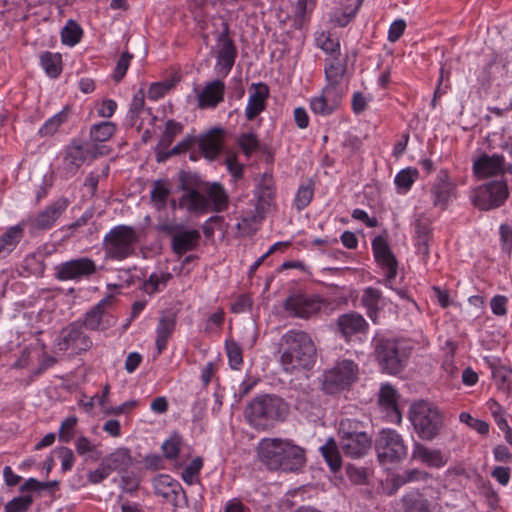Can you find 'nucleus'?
<instances>
[{
  "instance_id": "obj_1",
  "label": "nucleus",
  "mask_w": 512,
  "mask_h": 512,
  "mask_svg": "<svg viewBox=\"0 0 512 512\" xmlns=\"http://www.w3.org/2000/svg\"><path fill=\"white\" fill-rule=\"evenodd\" d=\"M258 454L261 462L271 470L296 471L305 463L304 450L281 439H263Z\"/></svg>"
},
{
  "instance_id": "obj_2",
  "label": "nucleus",
  "mask_w": 512,
  "mask_h": 512,
  "mask_svg": "<svg viewBox=\"0 0 512 512\" xmlns=\"http://www.w3.org/2000/svg\"><path fill=\"white\" fill-rule=\"evenodd\" d=\"M284 350L280 362L286 372L310 369L316 359V348L304 331L290 330L282 337Z\"/></svg>"
},
{
  "instance_id": "obj_3",
  "label": "nucleus",
  "mask_w": 512,
  "mask_h": 512,
  "mask_svg": "<svg viewBox=\"0 0 512 512\" xmlns=\"http://www.w3.org/2000/svg\"><path fill=\"white\" fill-rule=\"evenodd\" d=\"M289 412L284 400L275 395H262L254 398L246 408L248 422L259 430H266L284 421Z\"/></svg>"
},
{
  "instance_id": "obj_4",
  "label": "nucleus",
  "mask_w": 512,
  "mask_h": 512,
  "mask_svg": "<svg viewBox=\"0 0 512 512\" xmlns=\"http://www.w3.org/2000/svg\"><path fill=\"white\" fill-rule=\"evenodd\" d=\"M339 446L345 456L360 459L368 454L372 446L366 425L357 419L345 418L339 423Z\"/></svg>"
},
{
  "instance_id": "obj_5",
  "label": "nucleus",
  "mask_w": 512,
  "mask_h": 512,
  "mask_svg": "<svg viewBox=\"0 0 512 512\" xmlns=\"http://www.w3.org/2000/svg\"><path fill=\"white\" fill-rule=\"evenodd\" d=\"M410 421L420 438L434 439L444 425L442 412L432 403L419 401L410 408Z\"/></svg>"
},
{
  "instance_id": "obj_6",
  "label": "nucleus",
  "mask_w": 512,
  "mask_h": 512,
  "mask_svg": "<svg viewBox=\"0 0 512 512\" xmlns=\"http://www.w3.org/2000/svg\"><path fill=\"white\" fill-rule=\"evenodd\" d=\"M138 235L133 227L118 225L113 227L103 238L105 258L121 261L135 253Z\"/></svg>"
},
{
  "instance_id": "obj_7",
  "label": "nucleus",
  "mask_w": 512,
  "mask_h": 512,
  "mask_svg": "<svg viewBox=\"0 0 512 512\" xmlns=\"http://www.w3.org/2000/svg\"><path fill=\"white\" fill-rule=\"evenodd\" d=\"M411 348L400 340L379 339L375 345V357L388 374H397L403 370L410 355Z\"/></svg>"
},
{
  "instance_id": "obj_8",
  "label": "nucleus",
  "mask_w": 512,
  "mask_h": 512,
  "mask_svg": "<svg viewBox=\"0 0 512 512\" xmlns=\"http://www.w3.org/2000/svg\"><path fill=\"white\" fill-rule=\"evenodd\" d=\"M375 451L381 465L394 464L407 457L408 449L403 437L393 429H382L375 439Z\"/></svg>"
},
{
  "instance_id": "obj_9",
  "label": "nucleus",
  "mask_w": 512,
  "mask_h": 512,
  "mask_svg": "<svg viewBox=\"0 0 512 512\" xmlns=\"http://www.w3.org/2000/svg\"><path fill=\"white\" fill-rule=\"evenodd\" d=\"M358 365L352 360L338 361L333 368L323 374L322 388L328 394H334L356 381Z\"/></svg>"
},
{
  "instance_id": "obj_10",
  "label": "nucleus",
  "mask_w": 512,
  "mask_h": 512,
  "mask_svg": "<svg viewBox=\"0 0 512 512\" xmlns=\"http://www.w3.org/2000/svg\"><path fill=\"white\" fill-rule=\"evenodd\" d=\"M509 195L505 181H491L474 190L473 204L480 210H491L504 204Z\"/></svg>"
},
{
  "instance_id": "obj_11",
  "label": "nucleus",
  "mask_w": 512,
  "mask_h": 512,
  "mask_svg": "<svg viewBox=\"0 0 512 512\" xmlns=\"http://www.w3.org/2000/svg\"><path fill=\"white\" fill-rule=\"evenodd\" d=\"M326 302L317 295L293 294L289 296L284 304L289 315L308 319L319 313Z\"/></svg>"
},
{
  "instance_id": "obj_12",
  "label": "nucleus",
  "mask_w": 512,
  "mask_h": 512,
  "mask_svg": "<svg viewBox=\"0 0 512 512\" xmlns=\"http://www.w3.org/2000/svg\"><path fill=\"white\" fill-rule=\"evenodd\" d=\"M92 346L90 338L83 333L81 325L71 323L63 328L56 340V352L72 350L74 353L87 351Z\"/></svg>"
},
{
  "instance_id": "obj_13",
  "label": "nucleus",
  "mask_w": 512,
  "mask_h": 512,
  "mask_svg": "<svg viewBox=\"0 0 512 512\" xmlns=\"http://www.w3.org/2000/svg\"><path fill=\"white\" fill-rule=\"evenodd\" d=\"M95 262L88 257H81L62 262L55 267V277L60 281H79L96 273Z\"/></svg>"
},
{
  "instance_id": "obj_14",
  "label": "nucleus",
  "mask_w": 512,
  "mask_h": 512,
  "mask_svg": "<svg viewBox=\"0 0 512 512\" xmlns=\"http://www.w3.org/2000/svg\"><path fill=\"white\" fill-rule=\"evenodd\" d=\"M114 296L109 294L99 301L85 314L83 324L90 330H105L115 324L114 318L109 314L113 306Z\"/></svg>"
},
{
  "instance_id": "obj_15",
  "label": "nucleus",
  "mask_w": 512,
  "mask_h": 512,
  "mask_svg": "<svg viewBox=\"0 0 512 512\" xmlns=\"http://www.w3.org/2000/svg\"><path fill=\"white\" fill-rule=\"evenodd\" d=\"M237 57V49L227 35L223 32L218 36V44L216 50L215 71L219 77L225 78L234 66Z\"/></svg>"
},
{
  "instance_id": "obj_16",
  "label": "nucleus",
  "mask_w": 512,
  "mask_h": 512,
  "mask_svg": "<svg viewBox=\"0 0 512 512\" xmlns=\"http://www.w3.org/2000/svg\"><path fill=\"white\" fill-rule=\"evenodd\" d=\"M155 493L163 497L173 506H180V497L185 505H188V498L181 484L166 474H160L153 480Z\"/></svg>"
},
{
  "instance_id": "obj_17",
  "label": "nucleus",
  "mask_w": 512,
  "mask_h": 512,
  "mask_svg": "<svg viewBox=\"0 0 512 512\" xmlns=\"http://www.w3.org/2000/svg\"><path fill=\"white\" fill-rule=\"evenodd\" d=\"M372 249L377 263L385 270L387 281L397 275V260L385 237L379 235L372 241Z\"/></svg>"
},
{
  "instance_id": "obj_18",
  "label": "nucleus",
  "mask_w": 512,
  "mask_h": 512,
  "mask_svg": "<svg viewBox=\"0 0 512 512\" xmlns=\"http://www.w3.org/2000/svg\"><path fill=\"white\" fill-rule=\"evenodd\" d=\"M342 97V93L323 88L319 96L310 100V109L315 115L329 116L339 108Z\"/></svg>"
},
{
  "instance_id": "obj_19",
  "label": "nucleus",
  "mask_w": 512,
  "mask_h": 512,
  "mask_svg": "<svg viewBox=\"0 0 512 512\" xmlns=\"http://www.w3.org/2000/svg\"><path fill=\"white\" fill-rule=\"evenodd\" d=\"M181 190L184 191L179 199L178 207L186 209L189 213L204 214L209 212V201L207 197L194 188H188L183 182Z\"/></svg>"
},
{
  "instance_id": "obj_20",
  "label": "nucleus",
  "mask_w": 512,
  "mask_h": 512,
  "mask_svg": "<svg viewBox=\"0 0 512 512\" xmlns=\"http://www.w3.org/2000/svg\"><path fill=\"white\" fill-rule=\"evenodd\" d=\"M88 151L79 144H71L67 147L60 168L62 177L68 179L75 175L86 160Z\"/></svg>"
},
{
  "instance_id": "obj_21",
  "label": "nucleus",
  "mask_w": 512,
  "mask_h": 512,
  "mask_svg": "<svg viewBox=\"0 0 512 512\" xmlns=\"http://www.w3.org/2000/svg\"><path fill=\"white\" fill-rule=\"evenodd\" d=\"M67 206L68 201L66 199H58L31 220L32 226L38 230L50 229L66 210Z\"/></svg>"
},
{
  "instance_id": "obj_22",
  "label": "nucleus",
  "mask_w": 512,
  "mask_h": 512,
  "mask_svg": "<svg viewBox=\"0 0 512 512\" xmlns=\"http://www.w3.org/2000/svg\"><path fill=\"white\" fill-rule=\"evenodd\" d=\"M268 96L269 88L266 84L257 83L252 85L245 108V116L249 121L255 119L265 110Z\"/></svg>"
},
{
  "instance_id": "obj_23",
  "label": "nucleus",
  "mask_w": 512,
  "mask_h": 512,
  "mask_svg": "<svg viewBox=\"0 0 512 512\" xmlns=\"http://www.w3.org/2000/svg\"><path fill=\"white\" fill-rule=\"evenodd\" d=\"M176 327V313L172 310L162 311L156 328L155 345L157 353L161 354L167 347L169 338Z\"/></svg>"
},
{
  "instance_id": "obj_24",
  "label": "nucleus",
  "mask_w": 512,
  "mask_h": 512,
  "mask_svg": "<svg viewBox=\"0 0 512 512\" xmlns=\"http://www.w3.org/2000/svg\"><path fill=\"white\" fill-rule=\"evenodd\" d=\"M411 458L432 468H441L448 460L441 450L429 448L419 442L414 443Z\"/></svg>"
},
{
  "instance_id": "obj_25",
  "label": "nucleus",
  "mask_w": 512,
  "mask_h": 512,
  "mask_svg": "<svg viewBox=\"0 0 512 512\" xmlns=\"http://www.w3.org/2000/svg\"><path fill=\"white\" fill-rule=\"evenodd\" d=\"M504 157L502 155L482 154L473 163V171L479 178H487L503 173Z\"/></svg>"
},
{
  "instance_id": "obj_26",
  "label": "nucleus",
  "mask_w": 512,
  "mask_h": 512,
  "mask_svg": "<svg viewBox=\"0 0 512 512\" xmlns=\"http://www.w3.org/2000/svg\"><path fill=\"white\" fill-rule=\"evenodd\" d=\"M225 84L216 79L206 84L198 95V106L201 109L215 108L224 99Z\"/></svg>"
},
{
  "instance_id": "obj_27",
  "label": "nucleus",
  "mask_w": 512,
  "mask_h": 512,
  "mask_svg": "<svg viewBox=\"0 0 512 512\" xmlns=\"http://www.w3.org/2000/svg\"><path fill=\"white\" fill-rule=\"evenodd\" d=\"M200 238L201 235L198 230L183 228L171 239L172 251L179 256L192 251L198 246Z\"/></svg>"
},
{
  "instance_id": "obj_28",
  "label": "nucleus",
  "mask_w": 512,
  "mask_h": 512,
  "mask_svg": "<svg viewBox=\"0 0 512 512\" xmlns=\"http://www.w3.org/2000/svg\"><path fill=\"white\" fill-rule=\"evenodd\" d=\"M452 184L449 180L447 171L441 170L437 176V180L431 189L433 204L435 207L445 209L451 200Z\"/></svg>"
},
{
  "instance_id": "obj_29",
  "label": "nucleus",
  "mask_w": 512,
  "mask_h": 512,
  "mask_svg": "<svg viewBox=\"0 0 512 512\" xmlns=\"http://www.w3.org/2000/svg\"><path fill=\"white\" fill-rule=\"evenodd\" d=\"M337 326L342 336L349 338L352 335L364 332L368 324L362 315L350 312L339 316Z\"/></svg>"
},
{
  "instance_id": "obj_30",
  "label": "nucleus",
  "mask_w": 512,
  "mask_h": 512,
  "mask_svg": "<svg viewBox=\"0 0 512 512\" xmlns=\"http://www.w3.org/2000/svg\"><path fill=\"white\" fill-rule=\"evenodd\" d=\"M222 135L223 130L215 128L200 137L198 145L205 158L213 160L220 154L222 150Z\"/></svg>"
},
{
  "instance_id": "obj_31",
  "label": "nucleus",
  "mask_w": 512,
  "mask_h": 512,
  "mask_svg": "<svg viewBox=\"0 0 512 512\" xmlns=\"http://www.w3.org/2000/svg\"><path fill=\"white\" fill-rule=\"evenodd\" d=\"M431 478V475L421 469L412 468L403 470L400 473L394 474L391 477V485L393 492L397 491L400 487L417 482H426Z\"/></svg>"
},
{
  "instance_id": "obj_32",
  "label": "nucleus",
  "mask_w": 512,
  "mask_h": 512,
  "mask_svg": "<svg viewBox=\"0 0 512 512\" xmlns=\"http://www.w3.org/2000/svg\"><path fill=\"white\" fill-rule=\"evenodd\" d=\"M24 237V224H17L0 236V258L9 255Z\"/></svg>"
},
{
  "instance_id": "obj_33",
  "label": "nucleus",
  "mask_w": 512,
  "mask_h": 512,
  "mask_svg": "<svg viewBox=\"0 0 512 512\" xmlns=\"http://www.w3.org/2000/svg\"><path fill=\"white\" fill-rule=\"evenodd\" d=\"M109 471L123 472L132 464V458L127 448H118L102 460Z\"/></svg>"
},
{
  "instance_id": "obj_34",
  "label": "nucleus",
  "mask_w": 512,
  "mask_h": 512,
  "mask_svg": "<svg viewBox=\"0 0 512 512\" xmlns=\"http://www.w3.org/2000/svg\"><path fill=\"white\" fill-rule=\"evenodd\" d=\"M206 197L210 205L209 211L219 213L225 211L228 208V195L219 183H213L207 189Z\"/></svg>"
},
{
  "instance_id": "obj_35",
  "label": "nucleus",
  "mask_w": 512,
  "mask_h": 512,
  "mask_svg": "<svg viewBox=\"0 0 512 512\" xmlns=\"http://www.w3.org/2000/svg\"><path fill=\"white\" fill-rule=\"evenodd\" d=\"M345 66L338 60L332 61L325 68V77L327 84L324 88H331L333 91L344 94L341 82L345 73Z\"/></svg>"
},
{
  "instance_id": "obj_36",
  "label": "nucleus",
  "mask_w": 512,
  "mask_h": 512,
  "mask_svg": "<svg viewBox=\"0 0 512 512\" xmlns=\"http://www.w3.org/2000/svg\"><path fill=\"white\" fill-rule=\"evenodd\" d=\"M320 452L332 472H337L341 468V455L333 437L328 438L325 444L320 447Z\"/></svg>"
},
{
  "instance_id": "obj_37",
  "label": "nucleus",
  "mask_w": 512,
  "mask_h": 512,
  "mask_svg": "<svg viewBox=\"0 0 512 512\" xmlns=\"http://www.w3.org/2000/svg\"><path fill=\"white\" fill-rule=\"evenodd\" d=\"M381 298V291L372 287L366 288L361 298V302L367 310L368 317L374 323L377 322Z\"/></svg>"
},
{
  "instance_id": "obj_38",
  "label": "nucleus",
  "mask_w": 512,
  "mask_h": 512,
  "mask_svg": "<svg viewBox=\"0 0 512 512\" xmlns=\"http://www.w3.org/2000/svg\"><path fill=\"white\" fill-rule=\"evenodd\" d=\"M170 195V185L168 180L158 179L153 182V188L150 191V200L157 210L165 208Z\"/></svg>"
},
{
  "instance_id": "obj_39",
  "label": "nucleus",
  "mask_w": 512,
  "mask_h": 512,
  "mask_svg": "<svg viewBox=\"0 0 512 512\" xmlns=\"http://www.w3.org/2000/svg\"><path fill=\"white\" fill-rule=\"evenodd\" d=\"M379 403L387 410H391L397 417V421H401V414L397 407V393L391 385H383L379 392Z\"/></svg>"
},
{
  "instance_id": "obj_40",
  "label": "nucleus",
  "mask_w": 512,
  "mask_h": 512,
  "mask_svg": "<svg viewBox=\"0 0 512 512\" xmlns=\"http://www.w3.org/2000/svg\"><path fill=\"white\" fill-rule=\"evenodd\" d=\"M171 279L172 274L168 272L152 273L144 282L143 289L146 293L152 295L156 292L162 291Z\"/></svg>"
},
{
  "instance_id": "obj_41",
  "label": "nucleus",
  "mask_w": 512,
  "mask_h": 512,
  "mask_svg": "<svg viewBox=\"0 0 512 512\" xmlns=\"http://www.w3.org/2000/svg\"><path fill=\"white\" fill-rule=\"evenodd\" d=\"M40 63L48 76L55 78L61 72V56L57 53L46 51L40 56Z\"/></svg>"
},
{
  "instance_id": "obj_42",
  "label": "nucleus",
  "mask_w": 512,
  "mask_h": 512,
  "mask_svg": "<svg viewBox=\"0 0 512 512\" xmlns=\"http://www.w3.org/2000/svg\"><path fill=\"white\" fill-rule=\"evenodd\" d=\"M402 502L405 512H430L429 502L418 492L405 495Z\"/></svg>"
},
{
  "instance_id": "obj_43",
  "label": "nucleus",
  "mask_w": 512,
  "mask_h": 512,
  "mask_svg": "<svg viewBox=\"0 0 512 512\" xmlns=\"http://www.w3.org/2000/svg\"><path fill=\"white\" fill-rule=\"evenodd\" d=\"M419 172L415 168H405L399 171L395 176V184L401 193H406L413 183L418 179Z\"/></svg>"
},
{
  "instance_id": "obj_44",
  "label": "nucleus",
  "mask_w": 512,
  "mask_h": 512,
  "mask_svg": "<svg viewBox=\"0 0 512 512\" xmlns=\"http://www.w3.org/2000/svg\"><path fill=\"white\" fill-rule=\"evenodd\" d=\"M116 131L114 123L105 121L94 124L90 129V138L93 142H105L109 140Z\"/></svg>"
},
{
  "instance_id": "obj_45",
  "label": "nucleus",
  "mask_w": 512,
  "mask_h": 512,
  "mask_svg": "<svg viewBox=\"0 0 512 512\" xmlns=\"http://www.w3.org/2000/svg\"><path fill=\"white\" fill-rule=\"evenodd\" d=\"M82 36V29L73 20H69L61 31L62 42L69 46L76 45Z\"/></svg>"
},
{
  "instance_id": "obj_46",
  "label": "nucleus",
  "mask_w": 512,
  "mask_h": 512,
  "mask_svg": "<svg viewBox=\"0 0 512 512\" xmlns=\"http://www.w3.org/2000/svg\"><path fill=\"white\" fill-rule=\"evenodd\" d=\"M183 126L174 120H169L166 123L165 131L159 141L158 147L167 148L171 145L174 137L182 132Z\"/></svg>"
},
{
  "instance_id": "obj_47",
  "label": "nucleus",
  "mask_w": 512,
  "mask_h": 512,
  "mask_svg": "<svg viewBox=\"0 0 512 512\" xmlns=\"http://www.w3.org/2000/svg\"><path fill=\"white\" fill-rule=\"evenodd\" d=\"M66 121V114L61 111L49 118L39 129L41 136H52L59 127Z\"/></svg>"
},
{
  "instance_id": "obj_48",
  "label": "nucleus",
  "mask_w": 512,
  "mask_h": 512,
  "mask_svg": "<svg viewBox=\"0 0 512 512\" xmlns=\"http://www.w3.org/2000/svg\"><path fill=\"white\" fill-rule=\"evenodd\" d=\"M238 145L246 156H250L252 153L258 150L259 140L256 134L252 132L243 133L238 138Z\"/></svg>"
},
{
  "instance_id": "obj_49",
  "label": "nucleus",
  "mask_w": 512,
  "mask_h": 512,
  "mask_svg": "<svg viewBox=\"0 0 512 512\" xmlns=\"http://www.w3.org/2000/svg\"><path fill=\"white\" fill-rule=\"evenodd\" d=\"M75 448L79 455L90 454V457L94 460L100 458L101 453L97 450L96 445L92 444L91 441L84 436L77 438L75 441Z\"/></svg>"
},
{
  "instance_id": "obj_50",
  "label": "nucleus",
  "mask_w": 512,
  "mask_h": 512,
  "mask_svg": "<svg viewBox=\"0 0 512 512\" xmlns=\"http://www.w3.org/2000/svg\"><path fill=\"white\" fill-rule=\"evenodd\" d=\"M33 502L31 495L13 498L5 505V512H26Z\"/></svg>"
},
{
  "instance_id": "obj_51",
  "label": "nucleus",
  "mask_w": 512,
  "mask_h": 512,
  "mask_svg": "<svg viewBox=\"0 0 512 512\" xmlns=\"http://www.w3.org/2000/svg\"><path fill=\"white\" fill-rule=\"evenodd\" d=\"M182 439L178 434H173L162 444V450L166 458L175 459L180 452Z\"/></svg>"
},
{
  "instance_id": "obj_52",
  "label": "nucleus",
  "mask_w": 512,
  "mask_h": 512,
  "mask_svg": "<svg viewBox=\"0 0 512 512\" xmlns=\"http://www.w3.org/2000/svg\"><path fill=\"white\" fill-rule=\"evenodd\" d=\"M203 466V461L201 458L197 457L192 460V462L187 465L184 470L182 471V479L187 484L192 485L197 475L199 474L201 468Z\"/></svg>"
},
{
  "instance_id": "obj_53",
  "label": "nucleus",
  "mask_w": 512,
  "mask_h": 512,
  "mask_svg": "<svg viewBox=\"0 0 512 512\" xmlns=\"http://www.w3.org/2000/svg\"><path fill=\"white\" fill-rule=\"evenodd\" d=\"M313 193V188L310 185L299 187L295 196V205L298 210H302L309 205L312 200Z\"/></svg>"
},
{
  "instance_id": "obj_54",
  "label": "nucleus",
  "mask_w": 512,
  "mask_h": 512,
  "mask_svg": "<svg viewBox=\"0 0 512 512\" xmlns=\"http://www.w3.org/2000/svg\"><path fill=\"white\" fill-rule=\"evenodd\" d=\"M77 423V418L74 416L67 417L61 424L59 429V438L61 441L68 443L73 438V430Z\"/></svg>"
},
{
  "instance_id": "obj_55",
  "label": "nucleus",
  "mask_w": 512,
  "mask_h": 512,
  "mask_svg": "<svg viewBox=\"0 0 512 512\" xmlns=\"http://www.w3.org/2000/svg\"><path fill=\"white\" fill-rule=\"evenodd\" d=\"M227 355L229 358L230 366L233 369H237L238 366L242 363V352L240 347L235 342H228L226 344Z\"/></svg>"
},
{
  "instance_id": "obj_56",
  "label": "nucleus",
  "mask_w": 512,
  "mask_h": 512,
  "mask_svg": "<svg viewBox=\"0 0 512 512\" xmlns=\"http://www.w3.org/2000/svg\"><path fill=\"white\" fill-rule=\"evenodd\" d=\"M184 228L183 224L177 223L175 221L169 219H163L159 221L156 226V229L164 234L170 235L171 238L178 232H180Z\"/></svg>"
},
{
  "instance_id": "obj_57",
  "label": "nucleus",
  "mask_w": 512,
  "mask_h": 512,
  "mask_svg": "<svg viewBox=\"0 0 512 512\" xmlns=\"http://www.w3.org/2000/svg\"><path fill=\"white\" fill-rule=\"evenodd\" d=\"M131 59L132 55L129 52L122 53L114 72V79L116 82H119L125 76Z\"/></svg>"
},
{
  "instance_id": "obj_58",
  "label": "nucleus",
  "mask_w": 512,
  "mask_h": 512,
  "mask_svg": "<svg viewBox=\"0 0 512 512\" xmlns=\"http://www.w3.org/2000/svg\"><path fill=\"white\" fill-rule=\"evenodd\" d=\"M508 299L502 295L494 296L490 301V307L493 314L497 316H504L507 313Z\"/></svg>"
},
{
  "instance_id": "obj_59",
  "label": "nucleus",
  "mask_w": 512,
  "mask_h": 512,
  "mask_svg": "<svg viewBox=\"0 0 512 512\" xmlns=\"http://www.w3.org/2000/svg\"><path fill=\"white\" fill-rule=\"evenodd\" d=\"M258 197L262 201H267L273 197L272 179L270 176H263L259 185Z\"/></svg>"
},
{
  "instance_id": "obj_60",
  "label": "nucleus",
  "mask_w": 512,
  "mask_h": 512,
  "mask_svg": "<svg viewBox=\"0 0 512 512\" xmlns=\"http://www.w3.org/2000/svg\"><path fill=\"white\" fill-rule=\"evenodd\" d=\"M59 458L61 459V468L63 471L72 469L75 457L70 448L62 447L58 450Z\"/></svg>"
},
{
  "instance_id": "obj_61",
  "label": "nucleus",
  "mask_w": 512,
  "mask_h": 512,
  "mask_svg": "<svg viewBox=\"0 0 512 512\" xmlns=\"http://www.w3.org/2000/svg\"><path fill=\"white\" fill-rule=\"evenodd\" d=\"M406 23L402 19L395 20L389 27L388 40L390 42H396L404 33Z\"/></svg>"
},
{
  "instance_id": "obj_62",
  "label": "nucleus",
  "mask_w": 512,
  "mask_h": 512,
  "mask_svg": "<svg viewBox=\"0 0 512 512\" xmlns=\"http://www.w3.org/2000/svg\"><path fill=\"white\" fill-rule=\"evenodd\" d=\"M110 474L111 472L109 471L107 466L104 464L103 461H101L99 467L88 474V480L92 484H98L102 482L104 479H106Z\"/></svg>"
},
{
  "instance_id": "obj_63",
  "label": "nucleus",
  "mask_w": 512,
  "mask_h": 512,
  "mask_svg": "<svg viewBox=\"0 0 512 512\" xmlns=\"http://www.w3.org/2000/svg\"><path fill=\"white\" fill-rule=\"evenodd\" d=\"M371 98H367L361 92H355L352 96V110L355 114H361L367 108V103Z\"/></svg>"
},
{
  "instance_id": "obj_64",
  "label": "nucleus",
  "mask_w": 512,
  "mask_h": 512,
  "mask_svg": "<svg viewBox=\"0 0 512 512\" xmlns=\"http://www.w3.org/2000/svg\"><path fill=\"white\" fill-rule=\"evenodd\" d=\"M317 41L319 43L320 48L331 55L335 54L340 49V44L338 41H335L330 37L325 36L324 34L322 35V37L318 38Z\"/></svg>"
}]
</instances>
